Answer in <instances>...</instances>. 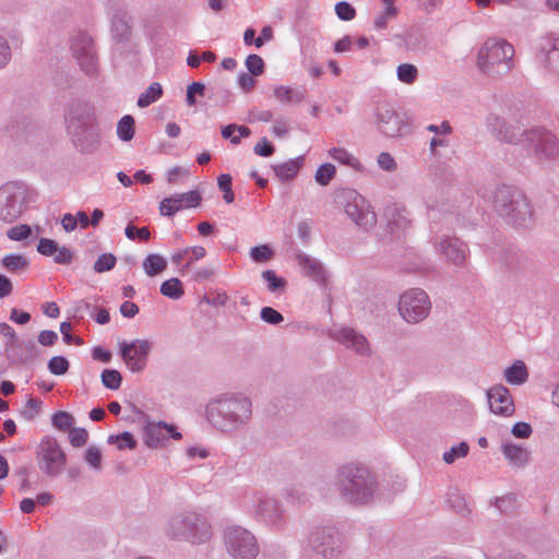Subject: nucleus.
I'll return each mask as SVG.
<instances>
[{"instance_id":"nucleus-1","label":"nucleus","mask_w":559,"mask_h":559,"mask_svg":"<svg viewBox=\"0 0 559 559\" xmlns=\"http://www.w3.org/2000/svg\"><path fill=\"white\" fill-rule=\"evenodd\" d=\"M211 527L199 514L187 511L171 518L167 535L174 539L186 540L191 544H201L210 539Z\"/></svg>"},{"instance_id":"nucleus-2","label":"nucleus","mask_w":559,"mask_h":559,"mask_svg":"<svg viewBox=\"0 0 559 559\" xmlns=\"http://www.w3.org/2000/svg\"><path fill=\"white\" fill-rule=\"evenodd\" d=\"M513 47L502 39H488L477 55L478 68L489 74H501L512 67Z\"/></svg>"},{"instance_id":"nucleus-3","label":"nucleus","mask_w":559,"mask_h":559,"mask_svg":"<svg viewBox=\"0 0 559 559\" xmlns=\"http://www.w3.org/2000/svg\"><path fill=\"white\" fill-rule=\"evenodd\" d=\"M503 140L510 143H521L523 145L534 146L538 153L554 156L558 153V143L554 135L539 130L521 131L519 127L507 128Z\"/></svg>"},{"instance_id":"nucleus-4","label":"nucleus","mask_w":559,"mask_h":559,"mask_svg":"<svg viewBox=\"0 0 559 559\" xmlns=\"http://www.w3.org/2000/svg\"><path fill=\"white\" fill-rule=\"evenodd\" d=\"M36 460L41 472L50 477H56L66 467L67 454L57 439L46 436L38 444Z\"/></svg>"},{"instance_id":"nucleus-5","label":"nucleus","mask_w":559,"mask_h":559,"mask_svg":"<svg viewBox=\"0 0 559 559\" xmlns=\"http://www.w3.org/2000/svg\"><path fill=\"white\" fill-rule=\"evenodd\" d=\"M225 540L228 552L235 559H254L259 552L254 536L245 528H228Z\"/></svg>"},{"instance_id":"nucleus-6","label":"nucleus","mask_w":559,"mask_h":559,"mask_svg":"<svg viewBox=\"0 0 559 559\" xmlns=\"http://www.w3.org/2000/svg\"><path fill=\"white\" fill-rule=\"evenodd\" d=\"M399 310L407 322H418L426 318L430 310L429 298L421 289H411L401 296Z\"/></svg>"},{"instance_id":"nucleus-7","label":"nucleus","mask_w":559,"mask_h":559,"mask_svg":"<svg viewBox=\"0 0 559 559\" xmlns=\"http://www.w3.org/2000/svg\"><path fill=\"white\" fill-rule=\"evenodd\" d=\"M496 206L498 211L515 222L531 216V209L526 199L521 193L511 192L508 188L500 189L496 193Z\"/></svg>"},{"instance_id":"nucleus-8","label":"nucleus","mask_w":559,"mask_h":559,"mask_svg":"<svg viewBox=\"0 0 559 559\" xmlns=\"http://www.w3.org/2000/svg\"><path fill=\"white\" fill-rule=\"evenodd\" d=\"M151 348L152 345L146 340L120 343L122 359L132 372H139L145 368Z\"/></svg>"},{"instance_id":"nucleus-9","label":"nucleus","mask_w":559,"mask_h":559,"mask_svg":"<svg viewBox=\"0 0 559 559\" xmlns=\"http://www.w3.org/2000/svg\"><path fill=\"white\" fill-rule=\"evenodd\" d=\"M345 199V212L357 225L367 227L376 223V215L369 210V205L362 195L356 191H348Z\"/></svg>"},{"instance_id":"nucleus-10","label":"nucleus","mask_w":559,"mask_h":559,"mask_svg":"<svg viewBox=\"0 0 559 559\" xmlns=\"http://www.w3.org/2000/svg\"><path fill=\"white\" fill-rule=\"evenodd\" d=\"M201 200L202 198L198 191L174 194L162 200L159 204V213L164 216H173L183 209L199 206Z\"/></svg>"},{"instance_id":"nucleus-11","label":"nucleus","mask_w":559,"mask_h":559,"mask_svg":"<svg viewBox=\"0 0 559 559\" xmlns=\"http://www.w3.org/2000/svg\"><path fill=\"white\" fill-rule=\"evenodd\" d=\"M21 212V193L12 186L2 187L0 189V218L12 222L19 217Z\"/></svg>"},{"instance_id":"nucleus-12","label":"nucleus","mask_w":559,"mask_h":559,"mask_svg":"<svg viewBox=\"0 0 559 559\" xmlns=\"http://www.w3.org/2000/svg\"><path fill=\"white\" fill-rule=\"evenodd\" d=\"M171 437L175 440L182 438L181 433L177 431L174 425L164 421L150 423L145 427V443L150 448L163 447L164 443Z\"/></svg>"},{"instance_id":"nucleus-13","label":"nucleus","mask_w":559,"mask_h":559,"mask_svg":"<svg viewBox=\"0 0 559 559\" xmlns=\"http://www.w3.org/2000/svg\"><path fill=\"white\" fill-rule=\"evenodd\" d=\"M488 403L492 413L510 416L514 412V404L507 388L498 385L491 388L488 393Z\"/></svg>"},{"instance_id":"nucleus-14","label":"nucleus","mask_w":559,"mask_h":559,"mask_svg":"<svg viewBox=\"0 0 559 559\" xmlns=\"http://www.w3.org/2000/svg\"><path fill=\"white\" fill-rule=\"evenodd\" d=\"M379 129L389 136H394L401 132L397 115L389 107L379 108L378 111Z\"/></svg>"},{"instance_id":"nucleus-15","label":"nucleus","mask_w":559,"mask_h":559,"mask_svg":"<svg viewBox=\"0 0 559 559\" xmlns=\"http://www.w3.org/2000/svg\"><path fill=\"white\" fill-rule=\"evenodd\" d=\"M384 216L386 217L392 231L395 229H405L409 225V219L405 215V209L399 204L386 206Z\"/></svg>"},{"instance_id":"nucleus-16","label":"nucleus","mask_w":559,"mask_h":559,"mask_svg":"<svg viewBox=\"0 0 559 559\" xmlns=\"http://www.w3.org/2000/svg\"><path fill=\"white\" fill-rule=\"evenodd\" d=\"M443 254L454 264H461L465 260L464 245L456 238H451L441 242Z\"/></svg>"},{"instance_id":"nucleus-17","label":"nucleus","mask_w":559,"mask_h":559,"mask_svg":"<svg viewBox=\"0 0 559 559\" xmlns=\"http://www.w3.org/2000/svg\"><path fill=\"white\" fill-rule=\"evenodd\" d=\"M337 338L347 347L353 348L358 353H364L368 347L366 337L361 334L355 333L352 329H342Z\"/></svg>"},{"instance_id":"nucleus-18","label":"nucleus","mask_w":559,"mask_h":559,"mask_svg":"<svg viewBox=\"0 0 559 559\" xmlns=\"http://www.w3.org/2000/svg\"><path fill=\"white\" fill-rule=\"evenodd\" d=\"M273 94L276 100L282 104H298L301 103L305 98L304 90H298L285 85L275 86L273 90Z\"/></svg>"},{"instance_id":"nucleus-19","label":"nucleus","mask_w":559,"mask_h":559,"mask_svg":"<svg viewBox=\"0 0 559 559\" xmlns=\"http://www.w3.org/2000/svg\"><path fill=\"white\" fill-rule=\"evenodd\" d=\"M302 157L289 159L285 163L278 164L274 166L275 175L282 181L293 180L297 174L299 173L302 166Z\"/></svg>"},{"instance_id":"nucleus-20","label":"nucleus","mask_w":559,"mask_h":559,"mask_svg":"<svg viewBox=\"0 0 559 559\" xmlns=\"http://www.w3.org/2000/svg\"><path fill=\"white\" fill-rule=\"evenodd\" d=\"M167 267V261L164 257L151 253L143 261V269L148 276H156L163 273Z\"/></svg>"},{"instance_id":"nucleus-21","label":"nucleus","mask_w":559,"mask_h":559,"mask_svg":"<svg viewBox=\"0 0 559 559\" xmlns=\"http://www.w3.org/2000/svg\"><path fill=\"white\" fill-rule=\"evenodd\" d=\"M504 377L511 384H522L527 379V370L523 361L518 360L506 369Z\"/></svg>"},{"instance_id":"nucleus-22","label":"nucleus","mask_w":559,"mask_h":559,"mask_svg":"<svg viewBox=\"0 0 559 559\" xmlns=\"http://www.w3.org/2000/svg\"><path fill=\"white\" fill-rule=\"evenodd\" d=\"M163 94V88L159 83H152L144 93H142L138 99L139 107H147L155 103Z\"/></svg>"},{"instance_id":"nucleus-23","label":"nucleus","mask_w":559,"mask_h":559,"mask_svg":"<svg viewBox=\"0 0 559 559\" xmlns=\"http://www.w3.org/2000/svg\"><path fill=\"white\" fill-rule=\"evenodd\" d=\"M503 453L511 463L518 466L523 465L528 459L526 450L514 444H506Z\"/></svg>"},{"instance_id":"nucleus-24","label":"nucleus","mask_w":559,"mask_h":559,"mask_svg":"<svg viewBox=\"0 0 559 559\" xmlns=\"http://www.w3.org/2000/svg\"><path fill=\"white\" fill-rule=\"evenodd\" d=\"M250 133V129L246 126L228 124L222 130V136L230 139L233 144H238L241 138H247Z\"/></svg>"},{"instance_id":"nucleus-25","label":"nucleus","mask_w":559,"mask_h":559,"mask_svg":"<svg viewBox=\"0 0 559 559\" xmlns=\"http://www.w3.org/2000/svg\"><path fill=\"white\" fill-rule=\"evenodd\" d=\"M160 293L171 299H179L183 295L182 283L174 277L160 285Z\"/></svg>"},{"instance_id":"nucleus-26","label":"nucleus","mask_w":559,"mask_h":559,"mask_svg":"<svg viewBox=\"0 0 559 559\" xmlns=\"http://www.w3.org/2000/svg\"><path fill=\"white\" fill-rule=\"evenodd\" d=\"M329 156L340 164L357 168L359 166V160L354 157L349 152L342 147H334L329 151Z\"/></svg>"},{"instance_id":"nucleus-27","label":"nucleus","mask_w":559,"mask_h":559,"mask_svg":"<svg viewBox=\"0 0 559 559\" xmlns=\"http://www.w3.org/2000/svg\"><path fill=\"white\" fill-rule=\"evenodd\" d=\"M2 265L10 272L25 270L28 261L22 254H8L2 259Z\"/></svg>"},{"instance_id":"nucleus-28","label":"nucleus","mask_w":559,"mask_h":559,"mask_svg":"<svg viewBox=\"0 0 559 559\" xmlns=\"http://www.w3.org/2000/svg\"><path fill=\"white\" fill-rule=\"evenodd\" d=\"M117 133L122 141H130L134 135V119L129 115L122 117L118 122Z\"/></svg>"},{"instance_id":"nucleus-29","label":"nucleus","mask_w":559,"mask_h":559,"mask_svg":"<svg viewBox=\"0 0 559 559\" xmlns=\"http://www.w3.org/2000/svg\"><path fill=\"white\" fill-rule=\"evenodd\" d=\"M397 79L405 84H413L418 76V70L414 64L402 63L396 70Z\"/></svg>"},{"instance_id":"nucleus-30","label":"nucleus","mask_w":559,"mask_h":559,"mask_svg":"<svg viewBox=\"0 0 559 559\" xmlns=\"http://www.w3.org/2000/svg\"><path fill=\"white\" fill-rule=\"evenodd\" d=\"M108 443L116 444L119 450H133L136 445V441L130 432H123L117 436L111 435L108 437Z\"/></svg>"},{"instance_id":"nucleus-31","label":"nucleus","mask_w":559,"mask_h":559,"mask_svg":"<svg viewBox=\"0 0 559 559\" xmlns=\"http://www.w3.org/2000/svg\"><path fill=\"white\" fill-rule=\"evenodd\" d=\"M336 169L332 164L321 165L314 175L316 181L321 186H326L334 178Z\"/></svg>"},{"instance_id":"nucleus-32","label":"nucleus","mask_w":559,"mask_h":559,"mask_svg":"<svg viewBox=\"0 0 559 559\" xmlns=\"http://www.w3.org/2000/svg\"><path fill=\"white\" fill-rule=\"evenodd\" d=\"M219 190L224 193L223 198L227 204L234 202L235 195L231 189V176L223 174L217 178Z\"/></svg>"},{"instance_id":"nucleus-33","label":"nucleus","mask_w":559,"mask_h":559,"mask_svg":"<svg viewBox=\"0 0 559 559\" xmlns=\"http://www.w3.org/2000/svg\"><path fill=\"white\" fill-rule=\"evenodd\" d=\"M121 374L117 370L106 369L102 373L103 384L110 390H117L121 384Z\"/></svg>"},{"instance_id":"nucleus-34","label":"nucleus","mask_w":559,"mask_h":559,"mask_svg":"<svg viewBox=\"0 0 559 559\" xmlns=\"http://www.w3.org/2000/svg\"><path fill=\"white\" fill-rule=\"evenodd\" d=\"M116 265V257L111 253H103L98 257L94 264V271L97 273H103L106 271H110Z\"/></svg>"},{"instance_id":"nucleus-35","label":"nucleus","mask_w":559,"mask_h":559,"mask_svg":"<svg viewBox=\"0 0 559 559\" xmlns=\"http://www.w3.org/2000/svg\"><path fill=\"white\" fill-rule=\"evenodd\" d=\"M250 257L253 261L263 263L272 259L273 251L267 245H261L251 249Z\"/></svg>"},{"instance_id":"nucleus-36","label":"nucleus","mask_w":559,"mask_h":559,"mask_svg":"<svg viewBox=\"0 0 559 559\" xmlns=\"http://www.w3.org/2000/svg\"><path fill=\"white\" fill-rule=\"evenodd\" d=\"M262 277L267 283V287L271 292L283 289L286 285L285 280L278 277L273 270L264 271Z\"/></svg>"},{"instance_id":"nucleus-37","label":"nucleus","mask_w":559,"mask_h":559,"mask_svg":"<svg viewBox=\"0 0 559 559\" xmlns=\"http://www.w3.org/2000/svg\"><path fill=\"white\" fill-rule=\"evenodd\" d=\"M73 416L67 412H57L52 416V425L59 430H68L73 425Z\"/></svg>"},{"instance_id":"nucleus-38","label":"nucleus","mask_w":559,"mask_h":559,"mask_svg":"<svg viewBox=\"0 0 559 559\" xmlns=\"http://www.w3.org/2000/svg\"><path fill=\"white\" fill-rule=\"evenodd\" d=\"M468 453V444L466 442H461L456 447H452L449 451L444 452L443 460L451 464L459 457H464Z\"/></svg>"},{"instance_id":"nucleus-39","label":"nucleus","mask_w":559,"mask_h":559,"mask_svg":"<svg viewBox=\"0 0 559 559\" xmlns=\"http://www.w3.org/2000/svg\"><path fill=\"white\" fill-rule=\"evenodd\" d=\"M48 369L52 374H64L69 369V361L62 356H55L49 360Z\"/></svg>"},{"instance_id":"nucleus-40","label":"nucleus","mask_w":559,"mask_h":559,"mask_svg":"<svg viewBox=\"0 0 559 559\" xmlns=\"http://www.w3.org/2000/svg\"><path fill=\"white\" fill-rule=\"evenodd\" d=\"M246 67L252 75L258 76L264 71V61L260 56L252 53L247 57Z\"/></svg>"},{"instance_id":"nucleus-41","label":"nucleus","mask_w":559,"mask_h":559,"mask_svg":"<svg viewBox=\"0 0 559 559\" xmlns=\"http://www.w3.org/2000/svg\"><path fill=\"white\" fill-rule=\"evenodd\" d=\"M88 439V432L84 428H72L69 430V440L72 447L81 448Z\"/></svg>"},{"instance_id":"nucleus-42","label":"nucleus","mask_w":559,"mask_h":559,"mask_svg":"<svg viewBox=\"0 0 559 559\" xmlns=\"http://www.w3.org/2000/svg\"><path fill=\"white\" fill-rule=\"evenodd\" d=\"M124 234L131 240L139 238L142 241H147L151 237V233L147 227L136 228L133 225H128L124 229Z\"/></svg>"},{"instance_id":"nucleus-43","label":"nucleus","mask_w":559,"mask_h":559,"mask_svg":"<svg viewBox=\"0 0 559 559\" xmlns=\"http://www.w3.org/2000/svg\"><path fill=\"white\" fill-rule=\"evenodd\" d=\"M335 13L343 21H352L356 15L355 9L345 1L335 4Z\"/></svg>"},{"instance_id":"nucleus-44","label":"nucleus","mask_w":559,"mask_h":559,"mask_svg":"<svg viewBox=\"0 0 559 559\" xmlns=\"http://www.w3.org/2000/svg\"><path fill=\"white\" fill-rule=\"evenodd\" d=\"M31 233V227L28 225L22 224L10 228L7 233V236L11 240H24L29 237Z\"/></svg>"},{"instance_id":"nucleus-45","label":"nucleus","mask_w":559,"mask_h":559,"mask_svg":"<svg viewBox=\"0 0 559 559\" xmlns=\"http://www.w3.org/2000/svg\"><path fill=\"white\" fill-rule=\"evenodd\" d=\"M85 461L92 467L99 469L102 466V453L98 448L90 447L85 452Z\"/></svg>"},{"instance_id":"nucleus-46","label":"nucleus","mask_w":559,"mask_h":559,"mask_svg":"<svg viewBox=\"0 0 559 559\" xmlns=\"http://www.w3.org/2000/svg\"><path fill=\"white\" fill-rule=\"evenodd\" d=\"M58 243L48 238H41L37 245V250L40 254L51 257L57 251Z\"/></svg>"},{"instance_id":"nucleus-47","label":"nucleus","mask_w":559,"mask_h":559,"mask_svg":"<svg viewBox=\"0 0 559 559\" xmlns=\"http://www.w3.org/2000/svg\"><path fill=\"white\" fill-rule=\"evenodd\" d=\"M204 84L200 83V82H193L192 84H190L188 86V90H187V103L189 106H193L195 105L197 100H195V95H200V96H203L204 95Z\"/></svg>"},{"instance_id":"nucleus-48","label":"nucleus","mask_w":559,"mask_h":559,"mask_svg":"<svg viewBox=\"0 0 559 559\" xmlns=\"http://www.w3.org/2000/svg\"><path fill=\"white\" fill-rule=\"evenodd\" d=\"M261 318L271 324H277L283 321V316L271 307H264L261 310Z\"/></svg>"},{"instance_id":"nucleus-49","label":"nucleus","mask_w":559,"mask_h":559,"mask_svg":"<svg viewBox=\"0 0 559 559\" xmlns=\"http://www.w3.org/2000/svg\"><path fill=\"white\" fill-rule=\"evenodd\" d=\"M254 153L260 156H271L274 153V146L265 139H261L255 145H254Z\"/></svg>"},{"instance_id":"nucleus-50","label":"nucleus","mask_w":559,"mask_h":559,"mask_svg":"<svg viewBox=\"0 0 559 559\" xmlns=\"http://www.w3.org/2000/svg\"><path fill=\"white\" fill-rule=\"evenodd\" d=\"M356 472L359 473V475H352V467H344L342 469V474L346 476V478L349 480L352 486L355 488V490L358 492V487L360 486V483L356 479H362L365 471L356 467Z\"/></svg>"},{"instance_id":"nucleus-51","label":"nucleus","mask_w":559,"mask_h":559,"mask_svg":"<svg viewBox=\"0 0 559 559\" xmlns=\"http://www.w3.org/2000/svg\"><path fill=\"white\" fill-rule=\"evenodd\" d=\"M56 263L68 264L72 260L71 251L66 247H57V251L52 255Z\"/></svg>"},{"instance_id":"nucleus-52","label":"nucleus","mask_w":559,"mask_h":559,"mask_svg":"<svg viewBox=\"0 0 559 559\" xmlns=\"http://www.w3.org/2000/svg\"><path fill=\"white\" fill-rule=\"evenodd\" d=\"M300 264L309 275H318L321 271L320 264L309 258H300Z\"/></svg>"},{"instance_id":"nucleus-53","label":"nucleus","mask_w":559,"mask_h":559,"mask_svg":"<svg viewBox=\"0 0 559 559\" xmlns=\"http://www.w3.org/2000/svg\"><path fill=\"white\" fill-rule=\"evenodd\" d=\"M58 340V334L51 330H44L38 335V342L44 346H51Z\"/></svg>"},{"instance_id":"nucleus-54","label":"nucleus","mask_w":559,"mask_h":559,"mask_svg":"<svg viewBox=\"0 0 559 559\" xmlns=\"http://www.w3.org/2000/svg\"><path fill=\"white\" fill-rule=\"evenodd\" d=\"M378 164L384 170H393L396 167L394 158L389 153H381L378 156Z\"/></svg>"},{"instance_id":"nucleus-55","label":"nucleus","mask_w":559,"mask_h":559,"mask_svg":"<svg viewBox=\"0 0 559 559\" xmlns=\"http://www.w3.org/2000/svg\"><path fill=\"white\" fill-rule=\"evenodd\" d=\"M512 433L518 437V438H527L531 436L532 433V428L528 424L526 423H516L513 427H512Z\"/></svg>"},{"instance_id":"nucleus-56","label":"nucleus","mask_w":559,"mask_h":559,"mask_svg":"<svg viewBox=\"0 0 559 559\" xmlns=\"http://www.w3.org/2000/svg\"><path fill=\"white\" fill-rule=\"evenodd\" d=\"M273 38V29L271 26H264L261 31V35L255 38L254 46L261 48L265 41H270Z\"/></svg>"},{"instance_id":"nucleus-57","label":"nucleus","mask_w":559,"mask_h":559,"mask_svg":"<svg viewBox=\"0 0 559 559\" xmlns=\"http://www.w3.org/2000/svg\"><path fill=\"white\" fill-rule=\"evenodd\" d=\"M238 82H239L240 87L245 92L251 91L254 87V84H255V80L253 79V75L252 74L250 75L248 73L240 74L239 79H238Z\"/></svg>"},{"instance_id":"nucleus-58","label":"nucleus","mask_w":559,"mask_h":559,"mask_svg":"<svg viewBox=\"0 0 559 559\" xmlns=\"http://www.w3.org/2000/svg\"><path fill=\"white\" fill-rule=\"evenodd\" d=\"M123 317L133 318L139 312V307L131 301H124L120 307Z\"/></svg>"},{"instance_id":"nucleus-59","label":"nucleus","mask_w":559,"mask_h":559,"mask_svg":"<svg viewBox=\"0 0 559 559\" xmlns=\"http://www.w3.org/2000/svg\"><path fill=\"white\" fill-rule=\"evenodd\" d=\"M10 319L17 324H26L31 320V316L28 312H20L14 308L11 310Z\"/></svg>"},{"instance_id":"nucleus-60","label":"nucleus","mask_w":559,"mask_h":559,"mask_svg":"<svg viewBox=\"0 0 559 559\" xmlns=\"http://www.w3.org/2000/svg\"><path fill=\"white\" fill-rule=\"evenodd\" d=\"M0 334L10 340V346L16 342V333L8 323H0Z\"/></svg>"},{"instance_id":"nucleus-61","label":"nucleus","mask_w":559,"mask_h":559,"mask_svg":"<svg viewBox=\"0 0 559 559\" xmlns=\"http://www.w3.org/2000/svg\"><path fill=\"white\" fill-rule=\"evenodd\" d=\"M12 292V283L5 276L0 274V299L9 296Z\"/></svg>"},{"instance_id":"nucleus-62","label":"nucleus","mask_w":559,"mask_h":559,"mask_svg":"<svg viewBox=\"0 0 559 559\" xmlns=\"http://www.w3.org/2000/svg\"><path fill=\"white\" fill-rule=\"evenodd\" d=\"M93 358L103 362H108L111 358V353L100 346L93 349Z\"/></svg>"},{"instance_id":"nucleus-63","label":"nucleus","mask_w":559,"mask_h":559,"mask_svg":"<svg viewBox=\"0 0 559 559\" xmlns=\"http://www.w3.org/2000/svg\"><path fill=\"white\" fill-rule=\"evenodd\" d=\"M61 224L67 231H72L76 228L78 221H76L75 215L64 214L61 219Z\"/></svg>"},{"instance_id":"nucleus-64","label":"nucleus","mask_w":559,"mask_h":559,"mask_svg":"<svg viewBox=\"0 0 559 559\" xmlns=\"http://www.w3.org/2000/svg\"><path fill=\"white\" fill-rule=\"evenodd\" d=\"M353 41L349 36H345L337 40L334 45L335 52H345L352 48Z\"/></svg>"}]
</instances>
